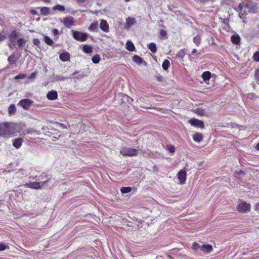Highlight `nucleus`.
I'll list each match as a JSON object with an SVG mask.
<instances>
[{
    "instance_id": "obj_1",
    "label": "nucleus",
    "mask_w": 259,
    "mask_h": 259,
    "mask_svg": "<svg viewBox=\"0 0 259 259\" xmlns=\"http://www.w3.org/2000/svg\"><path fill=\"white\" fill-rule=\"evenodd\" d=\"M237 12H239L240 18L243 19L244 16L248 13H255L257 10V5L255 3L248 1L244 4H240L236 9Z\"/></svg>"
},
{
    "instance_id": "obj_2",
    "label": "nucleus",
    "mask_w": 259,
    "mask_h": 259,
    "mask_svg": "<svg viewBox=\"0 0 259 259\" xmlns=\"http://www.w3.org/2000/svg\"><path fill=\"white\" fill-rule=\"evenodd\" d=\"M19 132L17 125L14 123H0V136L6 137L12 136Z\"/></svg>"
},
{
    "instance_id": "obj_3",
    "label": "nucleus",
    "mask_w": 259,
    "mask_h": 259,
    "mask_svg": "<svg viewBox=\"0 0 259 259\" xmlns=\"http://www.w3.org/2000/svg\"><path fill=\"white\" fill-rule=\"evenodd\" d=\"M138 152L137 149L127 147H122L120 150V153L124 156H134Z\"/></svg>"
},
{
    "instance_id": "obj_4",
    "label": "nucleus",
    "mask_w": 259,
    "mask_h": 259,
    "mask_svg": "<svg viewBox=\"0 0 259 259\" xmlns=\"http://www.w3.org/2000/svg\"><path fill=\"white\" fill-rule=\"evenodd\" d=\"M50 179H48L47 180L40 182H30L26 183L24 185L26 188H29L33 189H40L45 184L49 181Z\"/></svg>"
},
{
    "instance_id": "obj_5",
    "label": "nucleus",
    "mask_w": 259,
    "mask_h": 259,
    "mask_svg": "<svg viewBox=\"0 0 259 259\" xmlns=\"http://www.w3.org/2000/svg\"><path fill=\"white\" fill-rule=\"evenodd\" d=\"M250 207L251 206L249 203L244 201H241L238 203L237 206V209L240 212L247 213L250 211Z\"/></svg>"
},
{
    "instance_id": "obj_6",
    "label": "nucleus",
    "mask_w": 259,
    "mask_h": 259,
    "mask_svg": "<svg viewBox=\"0 0 259 259\" xmlns=\"http://www.w3.org/2000/svg\"><path fill=\"white\" fill-rule=\"evenodd\" d=\"M73 38L80 41H84L88 38V34L85 33L77 31L72 30Z\"/></svg>"
},
{
    "instance_id": "obj_7",
    "label": "nucleus",
    "mask_w": 259,
    "mask_h": 259,
    "mask_svg": "<svg viewBox=\"0 0 259 259\" xmlns=\"http://www.w3.org/2000/svg\"><path fill=\"white\" fill-rule=\"evenodd\" d=\"M33 103V101L30 99H24L20 101L18 105L22 107L24 110H27Z\"/></svg>"
},
{
    "instance_id": "obj_8",
    "label": "nucleus",
    "mask_w": 259,
    "mask_h": 259,
    "mask_svg": "<svg viewBox=\"0 0 259 259\" xmlns=\"http://www.w3.org/2000/svg\"><path fill=\"white\" fill-rule=\"evenodd\" d=\"M189 123L192 126L201 128H204V123L202 120L196 118H192L189 120Z\"/></svg>"
},
{
    "instance_id": "obj_9",
    "label": "nucleus",
    "mask_w": 259,
    "mask_h": 259,
    "mask_svg": "<svg viewBox=\"0 0 259 259\" xmlns=\"http://www.w3.org/2000/svg\"><path fill=\"white\" fill-rule=\"evenodd\" d=\"M64 25L67 28H71L74 24L73 18L71 17H65L63 21Z\"/></svg>"
},
{
    "instance_id": "obj_10",
    "label": "nucleus",
    "mask_w": 259,
    "mask_h": 259,
    "mask_svg": "<svg viewBox=\"0 0 259 259\" xmlns=\"http://www.w3.org/2000/svg\"><path fill=\"white\" fill-rule=\"evenodd\" d=\"M178 179L181 184H185L186 180V172L184 170H181L177 174Z\"/></svg>"
},
{
    "instance_id": "obj_11",
    "label": "nucleus",
    "mask_w": 259,
    "mask_h": 259,
    "mask_svg": "<svg viewBox=\"0 0 259 259\" xmlns=\"http://www.w3.org/2000/svg\"><path fill=\"white\" fill-rule=\"evenodd\" d=\"M136 23V21L135 18L127 17L126 19V22L124 26V28L125 29H128L130 28L131 26L135 24Z\"/></svg>"
},
{
    "instance_id": "obj_12",
    "label": "nucleus",
    "mask_w": 259,
    "mask_h": 259,
    "mask_svg": "<svg viewBox=\"0 0 259 259\" xmlns=\"http://www.w3.org/2000/svg\"><path fill=\"white\" fill-rule=\"evenodd\" d=\"M23 140L21 138H17L12 140L13 146L16 149H19L22 146Z\"/></svg>"
},
{
    "instance_id": "obj_13",
    "label": "nucleus",
    "mask_w": 259,
    "mask_h": 259,
    "mask_svg": "<svg viewBox=\"0 0 259 259\" xmlns=\"http://www.w3.org/2000/svg\"><path fill=\"white\" fill-rule=\"evenodd\" d=\"M47 98L50 100H55L58 98V93L55 90H52L48 92Z\"/></svg>"
},
{
    "instance_id": "obj_14",
    "label": "nucleus",
    "mask_w": 259,
    "mask_h": 259,
    "mask_svg": "<svg viewBox=\"0 0 259 259\" xmlns=\"http://www.w3.org/2000/svg\"><path fill=\"white\" fill-rule=\"evenodd\" d=\"M100 28L104 31L107 32L109 31V25L107 21L102 19L100 24Z\"/></svg>"
},
{
    "instance_id": "obj_15",
    "label": "nucleus",
    "mask_w": 259,
    "mask_h": 259,
    "mask_svg": "<svg viewBox=\"0 0 259 259\" xmlns=\"http://www.w3.org/2000/svg\"><path fill=\"white\" fill-rule=\"evenodd\" d=\"M212 250V245L209 244H205L201 246V251L204 252L209 253Z\"/></svg>"
},
{
    "instance_id": "obj_16",
    "label": "nucleus",
    "mask_w": 259,
    "mask_h": 259,
    "mask_svg": "<svg viewBox=\"0 0 259 259\" xmlns=\"http://www.w3.org/2000/svg\"><path fill=\"white\" fill-rule=\"evenodd\" d=\"M59 58L62 61L65 62L69 60L70 54L68 52L62 53L59 55Z\"/></svg>"
},
{
    "instance_id": "obj_17",
    "label": "nucleus",
    "mask_w": 259,
    "mask_h": 259,
    "mask_svg": "<svg viewBox=\"0 0 259 259\" xmlns=\"http://www.w3.org/2000/svg\"><path fill=\"white\" fill-rule=\"evenodd\" d=\"M18 37V33L15 31H12L9 35V38L10 42H13L16 40Z\"/></svg>"
},
{
    "instance_id": "obj_18",
    "label": "nucleus",
    "mask_w": 259,
    "mask_h": 259,
    "mask_svg": "<svg viewBox=\"0 0 259 259\" xmlns=\"http://www.w3.org/2000/svg\"><path fill=\"white\" fill-rule=\"evenodd\" d=\"M202 78L203 80L207 82V81H208L211 77V73L209 71H206L204 72L202 74Z\"/></svg>"
},
{
    "instance_id": "obj_19",
    "label": "nucleus",
    "mask_w": 259,
    "mask_h": 259,
    "mask_svg": "<svg viewBox=\"0 0 259 259\" xmlns=\"http://www.w3.org/2000/svg\"><path fill=\"white\" fill-rule=\"evenodd\" d=\"M126 49L131 52H133L135 50V47L134 44L131 41H127L126 43Z\"/></svg>"
},
{
    "instance_id": "obj_20",
    "label": "nucleus",
    "mask_w": 259,
    "mask_h": 259,
    "mask_svg": "<svg viewBox=\"0 0 259 259\" xmlns=\"http://www.w3.org/2000/svg\"><path fill=\"white\" fill-rule=\"evenodd\" d=\"M203 136L201 133H196L193 136V139L194 141L197 142H200L202 140Z\"/></svg>"
},
{
    "instance_id": "obj_21",
    "label": "nucleus",
    "mask_w": 259,
    "mask_h": 259,
    "mask_svg": "<svg viewBox=\"0 0 259 259\" xmlns=\"http://www.w3.org/2000/svg\"><path fill=\"white\" fill-rule=\"evenodd\" d=\"M133 60L138 64H141L143 63V62H144L140 57L137 55H134L133 56Z\"/></svg>"
},
{
    "instance_id": "obj_22",
    "label": "nucleus",
    "mask_w": 259,
    "mask_h": 259,
    "mask_svg": "<svg viewBox=\"0 0 259 259\" xmlns=\"http://www.w3.org/2000/svg\"><path fill=\"white\" fill-rule=\"evenodd\" d=\"M231 41L234 44H238L240 41V38L238 35H233L231 36Z\"/></svg>"
},
{
    "instance_id": "obj_23",
    "label": "nucleus",
    "mask_w": 259,
    "mask_h": 259,
    "mask_svg": "<svg viewBox=\"0 0 259 259\" xmlns=\"http://www.w3.org/2000/svg\"><path fill=\"white\" fill-rule=\"evenodd\" d=\"M41 14L47 16L50 13V10L48 7H42L40 9Z\"/></svg>"
},
{
    "instance_id": "obj_24",
    "label": "nucleus",
    "mask_w": 259,
    "mask_h": 259,
    "mask_svg": "<svg viewBox=\"0 0 259 259\" xmlns=\"http://www.w3.org/2000/svg\"><path fill=\"white\" fill-rule=\"evenodd\" d=\"M16 61L17 58L14 55H11L8 58V61L10 65L14 64Z\"/></svg>"
},
{
    "instance_id": "obj_25",
    "label": "nucleus",
    "mask_w": 259,
    "mask_h": 259,
    "mask_svg": "<svg viewBox=\"0 0 259 259\" xmlns=\"http://www.w3.org/2000/svg\"><path fill=\"white\" fill-rule=\"evenodd\" d=\"M82 50L84 53L89 54L92 52L93 49L91 46L85 45L83 46Z\"/></svg>"
},
{
    "instance_id": "obj_26",
    "label": "nucleus",
    "mask_w": 259,
    "mask_h": 259,
    "mask_svg": "<svg viewBox=\"0 0 259 259\" xmlns=\"http://www.w3.org/2000/svg\"><path fill=\"white\" fill-rule=\"evenodd\" d=\"M16 107L15 105L12 104L8 108V113L10 115H14L16 112Z\"/></svg>"
},
{
    "instance_id": "obj_27",
    "label": "nucleus",
    "mask_w": 259,
    "mask_h": 259,
    "mask_svg": "<svg viewBox=\"0 0 259 259\" xmlns=\"http://www.w3.org/2000/svg\"><path fill=\"white\" fill-rule=\"evenodd\" d=\"M9 246L8 244L3 242H0V251H4L6 249H9Z\"/></svg>"
},
{
    "instance_id": "obj_28",
    "label": "nucleus",
    "mask_w": 259,
    "mask_h": 259,
    "mask_svg": "<svg viewBox=\"0 0 259 259\" xmlns=\"http://www.w3.org/2000/svg\"><path fill=\"white\" fill-rule=\"evenodd\" d=\"M44 41L46 44L50 46H53L54 44L53 40L48 36L44 37Z\"/></svg>"
},
{
    "instance_id": "obj_29",
    "label": "nucleus",
    "mask_w": 259,
    "mask_h": 259,
    "mask_svg": "<svg viewBox=\"0 0 259 259\" xmlns=\"http://www.w3.org/2000/svg\"><path fill=\"white\" fill-rule=\"evenodd\" d=\"M98 27L97 23H93L89 26V30L91 31H96Z\"/></svg>"
},
{
    "instance_id": "obj_30",
    "label": "nucleus",
    "mask_w": 259,
    "mask_h": 259,
    "mask_svg": "<svg viewBox=\"0 0 259 259\" xmlns=\"http://www.w3.org/2000/svg\"><path fill=\"white\" fill-rule=\"evenodd\" d=\"M25 42L26 40L22 38H18L17 41V46L19 48H21L25 45Z\"/></svg>"
},
{
    "instance_id": "obj_31",
    "label": "nucleus",
    "mask_w": 259,
    "mask_h": 259,
    "mask_svg": "<svg viewBox=\"0 0 259 259\" xmlns=\"http://www.w3.org/2000/svg\"><path fill=\"white\" fill-rule=\"evenodd\" d=\"M170 63L168 60H164L162 64V67L164 70H167L169 67Z\"/></svg>"
},
{
    "instance_id": "obj_32",
    "label": "nucleus",
    "mask_w": 259,
    "mask_h": 259,
    "mask_svg": "<svg viewBox=\"0 0 259 259\" xmlns=\"http://www.w3.org/2000/svg\"><path fill=\"white\" fill-rule=\"evenodd\" d=\"M148 48L153 53L156 52V46L153 42H151L148 45Z\"/></svg>"
},
{
    "instance_id": "obj_33",
    "label": "nucleus",
    "mask_w": 259,
    "mask_h": 259,
    "mask_svg": "<svg viewBox=\"0 0 259 259\" xmlns=\"http://www.w3.org/2000/svg\"><path fill=\"white\" fill-rule=\"evenodd\" d=\"M53 10H59V11L63 12L65 10V7L61 5H57L53 7Z\"/></svg>"
},
{
    "instance_id": "obj_34",
    "label": "nucleus",
    "mask_w": 259,
    "mask_h": 259,
    "mask_svg": "<svg viewBox=\"0 0 259 259\" xmlns=\"http://www.w3.org/2000/svg\"><path fill=\"white\" fill-rule=\"evenodd\" d=\"M121 192L123 194L127 193L132 191V188L130 187H124L120 189Z\"/></svg>"
},
{
    "instance_id": "obj_35",
    "label": "nucleus",
    "mask_w": 259,
    "mask_h": 259,
    "mask_svg": "<svg viewBox=\"0 0 259 259\" xmlns=\"http://www.w3.org/2000/svg\"><path fill=\"white\" fill-rule=\"evenodd\" d=\"M101 59V57L99 55H96L92 57V60L94 63H98Z\"/></svg>"
},
{
    "instance_id": "obj_36",
    "label": "nucleus",
    "mask_w": 259,
    "mask_h": 259,
    "mask_svg": "<svg viewBox=\"0 0 259 259\" xmlns=\"http://www.w3.org/2000/svg\"><path fill=\"white\" fill-rule=\"evenodd\" d=\"M204 112V110L200 108H197L195 109V113L201 116L203 115Z\"/></svg>"
},
{
    "instance_id": "obj_37",
    "label": "nucleus",
    "mask_w": 259,
    "mask_h": 259,
    "mask_svg": "<svg viewBox=\"0 0 259 259\" xmlns=\"http://www.w3.org/2000/svg\"><path fill=\"white\" fill-rule=\"evenodd\" d=\"M185 51H184V50H181V51H180L179 52H178V53L176 55V56L178 58H180L181 59H183L184 58V57L185 56Z\"/></svg>"
},
{
    "instance_id": "obj_38",
    "label": "nucleus",
    "mask_w": 259,
    "mask_h": 259,
    "mask_svg": "<svg viewBox=\"0 0 259 259\" xmlns=\"http://www.w3.org/2000/svg\"><path fill=\"white\" fill-rule=\"evenodd\" d=\"M193 40L197 46H199L201 42V38L199 36H196L193 38Z\"/></svg>"
},
{
    "instance_id": "obj_39",
    "label": "nucleus",
    "mask_w": 259,
    "mask_h": 259,
    "mask_svg": "<svg viewBox=\"0 0 259 259\" xmlns=\"http://www.w3.org/2000/svg\"><path fill=\"white\" fill-rule=\"evenodd\" d=\"M78 73V72L77 71L74 72L71 75V77L72 78H80L83 77V75L81 74H79L77 75Z\"/></svg>"
},
{
    "instance_id": "obj_40",
    "label": "nucleus",
    "mask_w": 259,
    "mask_h": 259,
    "mask_svg": "<svg viewBox=\"0 0 259 259\" xmlns=\"http://www.w3.org/2000/svg\"><path fill=\"white\" fill-rule=\"evenodd\" d=\"M192 249L194 250H197L199 249L201 250V246L196 242H194L192 244Z\"/></svg>"
},
{
    "instance_id": "obj_41",
    "label": "nucleus",
    "mask_w": 259,
    "mask_h": 259,
    "mask_svg": "<svg viewBox=\"0 0 259 259\" xmlns=\"http://www.w3.org/2000/svg\"><path fill=\"white\" fill-rule=\"evenodd\" d=\"M167 149L170 153H174L175 151V147L172 145H167Z\"/></svg>"
},
{
    "instance_id": "obj_42",
    "label": "nucleus",
    "mask_w": 259,
    "mask_h": 259,
    "mask_svg": "<svg viewBox=\"0 0 259 259\" xmlns=\"http://www.w3.org/2000/svg\"><path fill=\"white\" fill-rule=\"evenodd\" d=\"M26 74H19L16 75L15 77V78L16 79H24L26 77Z\"/></svg>"
},
{
    "instance_id": "obj_43",
    "label": "nucleus",
    "mask_w": 259,
    "mask_h": 259,
    "mask_svg": "<svg viewBox=\"0 0 259 259\" xmlns=\"http://www.w3.org/2000/svg\"><path fill=\"white\" fill-rule=\"evenodd\" d=\"M253 59L255 61L259 62V52H256L254 54Z\"/></svg>"
},
{
    "instance_id": "obj_44",
    "label": "nucleus",
    "mask_w": 259,
    "mask_h": 259,
    "mask_svg": "<svg viewBox=\"0 0 259 259\" xmlns=\"http://www.w3.org/2000/svg\"><path fill=\"white\" fill-rule=\"evenodd\" d=\"M167 34L166 31L164 30H161L160 31V35L162 38H164Z\"/></svg>"
},
{
    "instance_id": "obj_45",
    "label": "nucleus",
    "mask_w": 259,
    "mask_h": 259,
    "mask_svg": "<svg viewBox=\"0 0 259 259\" xmlns=\"http://www.w3.org/2000/svg\"><path fill=\"white\" fill-rule=\"evenodd\" d=\"M40 41L37 39V38H34L33 39V44L35 45V46H38L40 44Z\"/></svg>"
},
{
    "instance_id": "obj_46",
    "label": "nucleus",
    "mask_w": 259,
    "mask_h": 259,
    "mask_svg": "<svg viewBox=\"0 0 259 259\" xmlns=\"http://www.w3.org/2000/svg\"><path fill=\"white\" fill-rule=\"evenodd\" d=\"M6 38V35L3 33H0V42Z\"/></svg>"
},
{
    "instance_id": "obj_47",
    "label": "nucleus",
    "mask_w": 259,
    "mask_h": 259,
    "mask_svg": "<svg viewBox=\"0 0 259 259\" xmlns=\"http://www.w3.org/2000/svg\"><path fill=\"white\" fill-rule=\"evenodd\" d=\"M36 77V73L35 72H33V73H32L29 76H28V78L30 79H34Z\"/></svg>"
},
{
    "instance_id": "obj_48",
    "label": "nucleus",
    "mask_w": 259,
    "mask_h": 259,
    "mask_svg": "<svg viewBox=\"0 0 259 259\" xmlns=\"http://www.w3.org/2000/svg\"><path fill=\"white\" fill-rule=\"evenodd\" d=\"M255 78L257 80L259 81V72L258 71H256L255 74Z\"/></svg>"
},
{
    "instance_id": "obj_49",
    "label": "nucleus",
    "mask_w": 259,
    "mask_h": 259,
    "mask_svg": "<svg viewBox=\"0 0 259 259\" xmlns=\"http://www.w3.org/2000/svg\"><path fill=\"white\" fill-rule=\"evenodd\" d=\"M36 132V131L33 129H30L27 131V133L28 134H34Z\"/></svg>"
},
{
    "instance_id": "obj_50",
    "label": "nucleus",
    "mask_w": 259,
    "mask_h": 259,
    "mask_svg": "<svg viewBox=\"0 0 259 259\" xmlns=\"http://www.w3.org/2000/svg\"><path fill=\"white\" fill-rule=\"evenodd\" d=\"M30 13L31 14L34 15H37V12L35 10H31L30 11Z\"/></svg>"
},
{
    "instance_id": "obj_51",
    "label": "nucleus",
    "mask_w": 259,
    "mask_h": 259,
    "mask_svg": "<svg viewBox=\"0 0 259 259\" xmlns=\"http://www.w3.org/2000/svg\"><path fill=\"white\" fill-rule=\"evenodd\" d=\"M53 31L55 35H58L59 34V31L57 29H53Z\"/></svg>"
},
{
    "instance_id": "obj_52",
    "label": "nucleus",
    "mask_w": 259,
    "mask_h": 259,
    "mask_svg": "<svg viewBox=\"0 0 259 259\" xmlns=\"http://www.w3.org/2000/svg\"><path fill=\"white\" fill-rule=\"evenodd\" d=\"M255 210L259 212V203H257L255 206Z\"/></svg>"
},
{
    "instance_id": "obj_53",
    "label": "nucleus",
    "mask_w": 259,
    "mask_h": 259,
    "mask_svg": "<svg viewBox=\"0 0 259 259\" xmlns=\"http://www.w3.org/2000/svg\"><path fill=\"white\" fill-rule=\"evenodd\" d=\"M197 49H194L192 50V52H191V54H192V55H194L195 53H197Z\"/></svg>"
},
{
    "instance_id": "obj_54",
    "label": "nucleus",
    "mask_w": 259,
    "mask_h": 259,
    "mask_svg": "<svg viewBox=\"0 0 259 259\" xmlns=\"http://www.w3.org/2000/svg\"><path fill=\"white\" fill-rule=\"evenodd\" d=\"M12 44V45L14 47H16V45H17V41L16 40H15L13 42H11Z\"/></svg>"
},
{
    "instance_id": "obj_55",
    "label": "nucleus",
    "mask_w": 259,
    "mask_h": 259,
    "mask_svg": "<svg viewBox=\"0 0 259 259\" xmlns=\"http://www.w3.org/2000/svg\"><path fill=\"white\" fill-rule=\"evenodd\" d=\"M59 125L61 127H62L63 128H65L66 127V126L63 124V123H59Z\"/></svg>"
},
{
    "instance_id": "obj_56",
    "label": "nucleus",
    "mask_w": 259,
    "mask_h": 259,
    "mask_svg": "<svg viewBox=\"0 0 259 259\" xmlns=\"http://www.w3.org/2000/svg\"><path fill=\"white\" fill-rule=\"evenodd\" d=\"M151 153V151L149 150H147L146 152H145V154H146L147 155L150 156V153Z\"/></svg>"
},
{
    "instance_id": "obj_57",
    "label": "nucleus",
    "mask_w": 259,
    "mask_h": 259,
    "mask_svg": "<svg viewBox=\"0 0 259 259\" xmlns=\"http://www.w3.org/2000/svg\"><path fill=\"white\" fill-rule=\"evenodd\" d=\"M256 149L259 150V143L256 146Z\"/></svg>"
},
{
    "instance_id": "obj_58",
    "label": "nucleus",
    "mask_w": 259,
    "mask_h": 259,
    "mask_svg": "<svg viewBox=\"0 0 259 259\" xmlns=\"http://www.w3.org/2000/svg\"><path fill=\"white\" fill-rule=\"evenodd\" d=\"M77 1L79 2H84L85 0H77Z\"/></svg>"
},
{
    "instance_id": "obj_59",
    "label": "nucleus",
    "mask_w": 259,
    "mask_h": 259,
    "mask_svg": "<svg viewBox=\"0 0 259 259\" xmlns=\"http://www.w3.org/2000/svg\"><path fill=\"white\" fill-rule=\"evenodd\" d=\"M9 47L10 48L12 49V45L11 44H9Z\"/></svg>"
},
{
    "instance_id": "obj_60",
    "label": "nucleus",
    "mask_w": 259,
    "mask_h": 259,
    "mask_svg": "<svg viewBox=\"0 0 259 259\" xmlns=\"http://www.w3.org/2000/svg\"><path fill=\"white\" fill-rule=\"evenodd\" d=\"M42 1H44V2H47V3L49 2H50V1H49V0H42Z\"/></svg>"
},
{
    "instance_id": "obj_61",
    "label": "nucleus",
    "mask_w": 259,
    "mask_h": 259,
    "mask_svg": "<svg viewBox=\"0 0 259 259\" xmlns=\"http://www.w3.org/2000/svg\"><path fill=\"white\" fill-rule=\"evenodd\" d=\"M125 2H129L130 1V0H125Z\"/></svg>"
}]
</instances>
